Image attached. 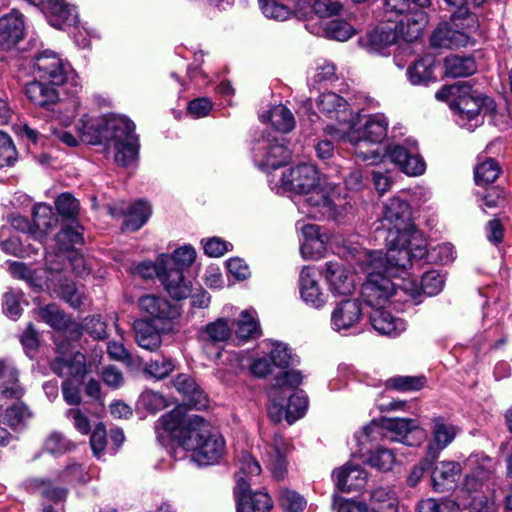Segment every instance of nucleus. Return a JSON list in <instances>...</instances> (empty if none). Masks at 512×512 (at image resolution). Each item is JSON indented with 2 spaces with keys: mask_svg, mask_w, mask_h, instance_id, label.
Masks as SVG:
<instances>
[{
  "mask_svg": "<svg viewBox=\"0 0 512 512\" xmlns=\"http://www.w3.org/2000/svg\"><path fill=\"white\" fill-rule=\"evenodd\" d=\"M358 264L366 273V280L361 286V297L372 310L387 308L397 302H406L402 295L413 301L419 295L418 283L409 273L408 268L391 263L388 252L363 251L358 257Z\"/></svg>",
  "mask_w": 512,
  "mask_h": 512,
  "instance_id": "f257e3e1",
  "label": "nucleus"
},
{
  "mask_svg": "<svg viewBox=\"0 0 512 512\" xmlns=\"http://www.w3.org/2000/svg\"><path fill=\"white\" fill-rule=\"evenodd\" d=\"M159 442L176 440L199 465L216 463L224 454L225 441L219 431L198 415H188L177 407L163 415L156 424Z\"/></svg>",
  "mask_w": 512,
  "mask_h": 512,
  "instance_id": "f03ea898",
  "label": "nucleus"
},
{
  "mask_svg": "<svg viewBox=\"0 0 512 512\" xmlns=\"http://www.w3.org/2000/svg\"><path fill=\"white\" fill-rule=\"evenodd\" d=\"M277 193H295L305 197L310 208L307 212L313 218L337 219L347 209L349 202L342 196L338 187L325 184L320 173L312 164H301L282 172L279 180L270 181Z\"/></svg>",
  "mask_w": 512,
  "mask_h": 512,
  "instance_id": "7ed1b4c3",
  "label": "nucleus"
},
{
  "mask_svg": "<svg viewBox=\"0 0 512 512\" xmlns=\"http://www.w3.org/2000/svg\"><path fill=\"white\" fill-rule=\"evenodd\" d=\"M382 225L388 229L385 241L391 263L408 268L427 255V241L413 223L405 200L393 197L384 204Z\"/></svg>",
  "mask_w": 512,
  "mask_h": 512,
  "instance_id": "20e7f679",
  "label": "nucleus"
},
{
  "mask_svg": "<svg viewBox=\"0 0 512 512\" xmlns=\"http://www.w3.org/2000/svg\"><path fill=\"white\" fill-rule=\"evenodd\" d=\"M78 135L89 144L104 143L118 166L131 167L138 159L139 142L134 123L124 116L109 118L84 115L77 123Z\"/></svg>",
  "mask_w": 512,
  "mask_h": 512,
  "instance_id": "39448f33",
  "label": "nucleus"
},
{
  "mask_svg": "<svg viewBox=\"0 0 512 512\" xmlns=\"http://www.w3.org/2000/svg\"><path fill=\"white\" fill-rule=\"evenodd\" d=\"M487 0H444L451 9L450 22L440 23L430 37L435 48L456 49L474 43L480 28L478 17L469 11V5L481 6Z\"/></svg>",
  "mask_w": 512,
  "mask_h": 512,
  "instance_id": "423d86ee",
  "label": "nucleus"
},
{
  "mask_svg": "<svg viewBox=\"0 0 512 512\" xmlns=\"http://www.w3.org/2000/svg\"><path fill=\"white\" fill-rule=\"evenodd\" d=\"M388 125L385 115L374 114L367 116L362 124L352 119L347 130L332 126H328L326 130L333 138L348 141L354 147L357 158L370 165H377L385 158L384 149L371 146L380 144L387 137Z\"/></svg>",
  "mask_w": 512,
  "mask_h": 512,
  "instance_id": "0eeeda50",
  "label": "nucleus"
},
{
  "mask_svg": "<svg viewBox=\"0 0 512 512\" xmlns=\"http://www.w3.org/2000/svg\"><path fill=\"white\" fill-rule=\"evenodd\" d=\"M397 23L386 22L367 34L365 46L370 52L382 53L387 47L399 39L413 42L420 38L429 22L425 11H415Z\"/></svg>",
  "mask_w": 512,
  "mask_h": 512,
  "instance_id": "6e6552de",
  "label": "nucleus"
},
{
  "mask_svg": "<svg viewBox=\"0 0 512 512\" xmlns=\"http://www.w3.org/2000/svg\"><path fill=\"white\" fill-rule=\"evenodd\" d=\"M260 473L259 463L249 453H243L238 459L235 474L234 495L237 512H267L273 507V501L266 492L251 493L250 485L260 476Z\"/></svg>",
  "mask_w": 512,
  "mask_h": 512,
  "instance_id": "1a4fd4ad",
  "label": "nucleus"
},
{
  "mask_svg": "<svg viewBox=\"0 0 512 512\" xmlns=\"http://www.w3.org/2000/svg\"><path fill=\"white\" fill-rule=\"evenodd\" d=\"M257 357H252V354H235L236 360L239 362L240 367H248L251 374L256 377H266L271 374L274 375V382L278 378L287 383L289 387H298L301 385L303 376L298 370H289L290 354H257Z\"/></svg>",
  "mask_w": 512,
  "mask_h": 512,
  "instance_id": "9d476101",
  "label": "nucleus"
},
{
  "mask_svg": "<svg viewBox=\"0 0 512 512\" xmlns=\"http://www.w3.org/2000/svg\"><path fill=\"white\" fill-rule=\"evenodd\" d=\"M295 388L289 387L281 378H278L276 383H272L270 386L268 416L273 422L278 423L285 419L292 424L305 414L308 399L303 391H298L286 399L288 390Z\"/></svg>",
  "mask_w": 512,
  "mask_h": 512,
  "instance_id": "9b49d317",
  "label": "nucleus"
},
{
  "mask_svg": "<svg viewBox=\"0 0 512 512\" xmlns=\"http://www.w3.org/2000/svg\"><path fill=\"white\" fill-rule=\"evenodd\" d=\"M55 373L68 379L62 384L64 400L69 405H78L81 395L78 386L73 381L80 383L87 372L85 354H61L52 364Z\"/></svg>",
  "mask_w": 512,
  "mask_h": 512,
  "instance_id": "f8f14e48",
  "label": "nucleus"
},
{
  "mask_svg": "<svg viewBox=\"0 0 512 512\" xmlns=\"http://www.w3.org/2000/svg\"><path fill=\"white\" fill-rule=\"evenodd\" d=\"M252 152L255 165L265 172L285 165L291 157L288 148L278 138L264 134L256 140Z\"/></svg>",
  "mask_w": 512,
  "mask_h": 512,
  "instance_id": "ddd939ff",
  "label": "nucleus"
},
{
  "mask_svg": "<svg viewBox=\"0 0 512 512\" xmlns=\"http://www.w3.org/2000/svg\"><path fill=\"white\" fill-rule=\"evenodd\" d=\"M34 77L46 80L54 85H64L72 68L68 61L52 50H44L31 60Z\"/></svg>",
  "mask_w": 512,
  "mask_h": 512,
  "instance_id": "4468645a",
  "label": "nucleus"
},
{
  "mask_svg": "<svg viewBox=\"0 0 512 512\" xmlns=\"http://www.w3.org/2000/svg\"><path fill=\"white\" fill-rule=\"evenodd\" d=\"M322 275L328 290L335 297L350 296L356 290V274L353 267L343 260L325 263Z\"/></svg>",
  "mask_w": 512,
  "mask_h": 512,
  "instance_id": "2eb2a0df",
  "label": "nucleus"
},
{
  "mask_svg": "<svg viewBox=\"0 0 512 512\" xmlns=\"http://www.w3.org/2000/svg\"><path fill=\"white\" fill-rule=\"evenodd\" d=\"M111 359L121 361L131 370L141 371L144 375L161 380L166 378L174 369L175 364L171 358L164 354H156L149 360H144L140 354H109Z\"/></svg>",
  "mask_w": 512,
  "mask_h": 512,
  "instance_id": "dca6fc26",
  "label": "nucleus"
},
{
  "mask_svg": "<svg viewBox=\"0 0 512 512\" xmlns=\"http://www.w3.org/2000/svg\"><path fill=\"white\" fill-rule=\"evenodd\" d=\"M79 229L78 225L66 226L57 233L55 251L46 254V265H48L49 271L56 273L62 271L65 255L76 251L77 246L83 244L82 233Z\"/></svg>",
  "mask_w": 512,
  "mask_h": 512,
  "instance_id": "f3484780",
  "label": "nucleus"
},
{
  "mask_svg": "<svg viewBox=\"0 0 512 512\" xmlns=\"http://www.w3.org/2000/svg\"><path fill=\"white\" fill-rule=\"evenodd\" d=\"M385 157L388 155L402 172L409 176H418L424 173L426 164L418 153L415 140L407 139L405 144H398L383 150Z\"/></svg>",
  "mask_w": 512,
  "mask_h": 512,
  "instance_id": "a211bd4d",
  "label": "nucleus"
},
{
  "mask_svg": "<svg viewBox=\"0 0 512 512\" xmlns=\"http://www.w3.org/2000/svg\"><path fill=\"white\" fill-rule=\"evenodd\" d=\"M496 462L489 456L477 452L472 453L464 462V467L469 470L463 483L467 492L480 490L494 475Z\"/></svg>",
  "mask_w": 512,
  "mask_h": 512,
  "instance_id": "6ab92c4d",
  "label": "nucleus"
},
{
  "mask_svg": "<svg viewBox=\"0 0 512 512\" xmlns=\"http://www.w3.org/2000/svg\"><path fill=\"white\" fill-rule=\"evenodd\" d=\"M485 108L492 109L493 101L473 91L471 86L466 83L458 100L455 101V109L459 112L462 120L475 122L473 125H467L468 129H472L474 126L478 125L479 114Z\"/></svg>",
  "mask_w": 512,
  "mask_h": 512,
  "instance_id": "aec40b11",
  "label": "nucleus"
},
{
  "mask_svg": "<svg viewBox=\"0 0 512 512\" xmlns=\"http://www.w3.org/2000/svg\"><path fill=\"white\" fill-rule=\"evenodd\" d=\"M26 25L23 14L13 10L0 17V49L9 51L25 37Z\"/></svg>",
  "mask_w": 512,
  "mask_h": 512,
  "instance_id": "412c9836",
  "label": "nucleus"
},
{
  "mask_svg": "<svg viewBox=\"0 0 512 512\" xmlns=\"http://www.w3.org/2000/svg\"><path fill=\"white\" fill-rule=\"evenodd\" d=\"M62 86L34 77L25 85V95L35 106L50 109L60 100L59 89Z\"/></svg>",
  "mask_w": 512,
  "mask_h": 512,
  "instance_id": "4be33fe9",
  "label": "nucleus"
},
{
  "mask_svg": "<svg viewBox=\"0 0 512 512\" xmlns=\"http://www.w3.org/2000/svg\"><path fill=\"white\" fill-rule=\"evenodd\" d=\"M382 427L392 434L391 440L407 445H413V442L409 440V435H414L419 442L426 437L425 431L416 419L383 418Z\"/></svg>",
  "mask_w": 512,
  "mask_h": 512,
  "instance_id": "5701e85b",
  "label": "nucleus"
},
{
  "mask_svg": "<svg viewBox=\"0 0 512 512\" xmlns=\"http://www.w3.org/2000/svg\"><path fill=\"white\" fill-rule=\"evenodd\" d=\"M361 320L362 308L356 299H347L338 303L331 314V326L338 332L356 327Z\"/></svg>",
  "mask_w": 512,
  "mask_h": 512,
  "instance_id": "b1692460",
  "label": "nucleus"
},
{
  "mask_svg": "<svg viewBox=\"0 0 512 512\" xmlns=\"http://www.w3.org/2000/svg\"><path fill=\"white\" fill-rule=\"evenodd\" d=\"M298 229L301 230L304 237L300 251L305 259H319L323 256L327 248L328 237L320 233L319 226L315 224H302L297 222Z\"/></svg>",
  "mask_w": 512,
  "mask_h": 512,
  "instance_id": "393cba45",
  "label": "nucleus"
},
{
  "mask_svg": "<svg viewBox=\"0 0 512 512\" xmlns=\"http://www.w3.org/2000/svg\"><path fill=\"white\" fill-rule=\"evenodd\" d=\"M317 106L320 112L329 119L340 124L350 123L353 119L348 102L334 92H326L319 96Z\"/></svg>",
  "mask_w": 512,
  "mask_h": 512,
  "instance_id": "a878e982",
  "label": "nucleus"
},
{
  "mask_svg": "<svg viewBox=\"0 0 512 512\" xmlns=\"http://www.w3.org/2000/svg\"><path fill=\"white\" fill-rule=\"evenodd\" d=\"M459 429L457 426L437 417L432 420V442L427 448L428 456L435 460L440 451L450 445L455 439Z\"/></svg>",
  "mask_w": 512,
  "mask_h": 512,
  "instance_id": "bb28decb",
  "label": "nucleus"
},
{
  "mask_svg": "<svg viewBox=\"0 0 512 512\" xmlns=\"http://www.w3.org/2000/svg\"><path fill=\"white\" fill-rule=\"evenodd\" d=\"M33 223L31 238L43 245L47 234L58 224V217L54 214L52 207L38 203L33 208Z\"/></svg>",
  "mask_w": 512,
  "mask_h": 512,
  "instance_id": "cd10ccee",
  "label": "nucleus"
},
{
  "mask_svg": "<svg viewBox=\"0 0 512 512\" xmlns=\"http://www.w3.org/2000/svg\"><path fill=\"white\" fill-rule=\"evenodd\" d=\"M300 295L308 305L320 308L327 300L315 273L308 267L302 269L299 278Z\"/></svg>",
  "mask_w": 512,
  "mask_h": 512,
  "instance_id": "c85d7f7f",
  "label": "nucleus"
},
{
  "mask_svg": "<svg viewBox=\"0 0 512 512\" xmlns=\"http://www.w3.org/2000/svg\"><path fill=\"white\" fill-rule=\"evenodd\" d=\"M39 316L53 329L59 332L63 330L64 334L69 333L73 340H78L82 335L78 326L70 323L67 315L54 304L41 307L39 309Z\"/></svg>",
  "mask_w": 512,
  "mask_h": 512,
  "instance_id": "c756f323",
  "label": "nucleus"
},
{
  "mask_svg": "<svg viewBox=\"0 0 512 512\" xmlns=\"http://www.w3.org/2000/svg\"><path fill=\"white\" fill-rule=\"evenodd\" d=\"M333 478L339 490L349 492L365 486L367 472L358 466L346 464L333 472Z\"/></svg>",
  "mask_w": 512,
  "mask_h": 512,
  "instance_id": "7c9ffc66",
  "label": "nucleus"
},
{
  "mask_svg": "<svg viewBox=\"0 0 512 512\" xmlns=\"http://www.w3.org/2000/svg\"><path fill=\"white\" fill-rule=\"evenodd\" d=\"M369 319L372 327L383 335L396 337L406 330V323L393 316L386 308L373 309Z\"/></svg>",
  "mask_w": 512,
  "mask_h": 512,
  "instance_id": "2f4dec72",
  "label": "nucleus"
},
{
  "mask_svg": "<svg viewBox=\"0 0 512 512\" xmlns=\"http://www.w3.org/2000/svg\"><path fill=\"white\" fill-rule=\"evenodd\" d=\"M430 5V0H385L384 17L386 22L397 23L405 16Z\"/></svg>",
  "mask_w": 512,
  "mask_h": 512,
  "instance_id": "473e14b6",
  "label": "nucleus"
},
{
  "mask_svg": "<svg viewBox=\"0 0 512 512\" xmlns=\"http://www.w3.org/2000/svg\"><path fill=\"white\" fill-rule=\"evenodd\" d=\"M43 9L52 26L62 28L64 24L76 22V8L66 0H46Z\"/></svg>",
  "mask_w": 512,
  "mask_h": 512,
  "instance_id": "72a5a7b5",
  "label": "nucleus"
},
{
  "mask_svg": "<svg viewBox=\"0 0 512 512\" xmlns=\"http://www.w3.org/2000/svg\"><path fill=\"white\" fill-rule=\"evenodd\" d=\"M235 335L231 339L234 345H241L247 341L254 339L261 334L257 315L254 310H243L235 322Z\"/></svg>",
  "mask_w": 512,
  "mask_h": 512,
  "instance_id": "f704fd0d",
  "label": "nucleus"
},
{
  "mask_svg": "<svg viewBox=\"0 0 512 512\" xmlns=\"http://www.w3.org/2000/svg\"><path fill=\"white\" fill-rule=\"evenodd\" d=\"M287 443L285 439L276 434L273 443L268 444L266 448V455L268 459L269 468L276 479H282L287 470Z\"/></svg>",
  "mask_w": 512,
  "mask_h": 512,
  "instance_id": "c9c22d12",
  "label": "nucleus"
},
{
  "mask_svg": "<svg viewBox=\"0 0 512 512\" xmlns=\"http://www.w3.org/2000/svg\"><path fill=\"white\" fill-rule=\"evenodd\" d=\"M167 293L176 300L187 298L191 293V282L185 278L183 269L168 268L161 276Z\"/></svg>",
  "mask_w": 512,
  "mask_h": 512,
  "instance_id": "e433bc0d",
  "label": "nucleus"
},
{
  "mask_svg": "<svg viewBox=\"0 0 512 512\" xmlns=\"http://www.w3.org/2000/svg\"><path fill=\"white\" fill-rule=\"evenodd\" d=\"M173 385L178 392L188 399L190 406L198 410L208 407L207 396L191 376L179 374L173 381Z\"/></svg>",
  "mask_w": 512,
  "mask_h": 512,
  "instance_id": "4c0bfd02",
  "label": "nucleus"
},
{
  "mask_svg": "<svg viewBox=\"0 0 512 512\" xmlns=\"http://www.w3.org/2000/svg\"><path fill=\"white\" fill-rule=\"evenodd\" d=\"M139 306L141 311L148 314L152 319H172L179 314L177 306L155 295L141 297Z\"/></svg>",
  "mask_w": 512,
  "mask_h": 512,
  "instance_id": "58836bf2",
  "label": "nucleus"
},
{
  "mask_svg": "<svg viewBox=\"0 0 512 512\" xmlns=\"http://www.w3.org/2000/svg\"><path fill=\"white\" fill-rule=\"evenodd\" d=\"M462 466L455 461H441L432 471L433 486L438 491L452 488L460 477Z\"/></svg>",
  "mask_w": 512,
  "mask_h": 512,
  "instance_id": "ea45409f",
  "label": "nucleus"
},
{
  "mask_svg": "<svg viewBox=\"0 0 512 512\" xmlns=\"http://www.w3.org/2000/svg\"><path fill=\"white\" fill-rule=\"evenodd\" d=\"M9 271L14 277L27 281L30 284V286L37 288V289H43L44 287H49L48 282L51 281V279L48 276H46V274L54 273V272L49 271L48 267L46 268V270H44V269L31 270L24 263L16 262V261L12 262L10 264Z\"/></svg>",
  "mask_w": 512,
  "mask_h": 512,
  "instance_id": "a19ab883",
  "label": "nucleus"
},
{
  "mask_svg": "<svg viewBox=\"0 0 512 512\" xmlns=\"http://www.w3.org/2000/svg\"><path fill=\"white\" fill-rule=\"evenodd\" d=\"M435 60L431 56H425L416 60L409 66L406 75L412 85L427 86L435 81L434 75Z\"/></svg>",
  "mask_w": 512,
  "mask_h": 512,
  "instance_id": "79ce46f5",
  "label": "nucleus"
},
{
  "mask_svg": "<svg viewBox=\"0 0 512 512\" xmlns=\"http://www.w3.org/2000/svg\"><path fill=\"white\" fill-rule=\"evenodd\" d=\"M370 507L373 512H398V499L390 487H378L371 492Z\"/></svg>",
  "mask_w": 512,
  "mask_h": 512,
  "instance_id": "37998d69",
  "label": "nucleus"
},
{
  "mask_svg": "<svg viewBox=\"0 0 512 512\" xmlns=\"http://www.w3.org/2000/svg\"><path fill=\"white\" fill-rule=\"evenodd\" d=\"M0 394L14 398H20L23 395L17 370L4 361H0Z\"/></svg>",
  "mask_w": 512,
  "mask_h": 512,
  "instance_id": "c03bdc74",
  "label": "nucleus"
},
{
  "mask_svg": "<svg viewBox=\"0 0 512 512\" xmlns=\"http://www.w3.org/2000/svg\"><path fill=\"white\" fill-rule=\"evenodd\" d=\"M262 121L268 120L271 125L281 133H288L295 127V118L292 112L284 105L273 106L265 115H261Z\"/></svg>",
  "mask_w": 512,
  "mask_h": 512,
  "instance_id": "a18cd8bd",
  "label": "nucleus"
},
{
  "mask_svg": "<svg viewBox=\"0 0 512 512\" xmlns=\"http://www.w3.org/2000/svg\"><path fill=\"white\" fill-rule=\"evenodd\" d=\"M195 259L196 251L191 245H183L175 249L171 255H160V263H162L164 267L183 270L190 267Z\"/></svg>",
  "mask_w": 512,
  "mask_h": 512,
  "instance_id": "49530a36",
  "label": "nucleus"
},
{
  "mask_svg": "<svg viewBox=\"0 0 512 512\" xmlns=\"http://www.w3.org/2000/svg\"><path fill=\"white\" fill-rule=\"evenodd\" d=\"M445 73L449 77H467L475 73L477 67L473 58L450 55L444 61Z\"/></svg>",
  "mask_w": 512,
  "mask_h": 512,
  "instance_id": "de8ad7c7",
  "label": "nucleus"
},
{
  "mask_svg": "<svg viewBox=\"0 0 512 512\" xmlns=\"http://www.w3.org/2000/svg\"><path fill=\"white\" fill-rule=\"evenodd\" d=\"M150 214V206L144 201H137L129 206L123 225L127 230L136 231L146 223Z\"/></svg>",
  "mask_w": 512,
  "mask_h": 512,
  "instance_id": "09e8293b",
  "label": "nucleus"
},
{
  "mask_svg": "<svg viewBox=\"0 0 512 512\" xmlns=\"http://www.w3.org/2000/svg\"><path fill=\"white\" fill-rule=\"evenodd\" d=\"M135 340L138 346L145 350L156 349L160 344L159 333L147 322H136L135 326Z\"/></svg>",
  "mask_w": 512,
  "mask_h": 512,
  "instance_id": "8fccbe9b",
  "label": "nucleus"
},
{
  "mask_svg": "<svg viewBox=\"0 0 512 512\" xmlns=\"http://www.w3.org/2000/svg\"><path fill=\"white\" fill-rule=\"evenodd\" d=\"M426 383L424 376H403L397 375L386 380L387 389L399 392H414L421 390Z\"/></svg>",
  "mask_w": 512,
  "mask_h": 512,
  "instance_id": "3c124183",
  "label": "nucleus"
},
{
  "mask_svg": "<svg viewBox=\"0 0 512 512\" xmlns=\"http://www.w3.org/2000/svg\"><path fill=\"white\" fill-rule=\"evenodd\" d=\"M367 462L378 470L389 471L397 463V459L393 450L379 446L369 452Z\"/></svg>",
  "mask_w": 512,
  "mask_h": 512,
  "instance_id": "603ef678",
  "label": "nucleus"
},
{
  "mask_svg": "<svg viewBox=\"0 0 512 512\" xmlns=\"http://www.w3.org/2000/svg\"><path fill=\"white\" fill-rule=\"evenodd\" d=\"M322 25L324 35L337 41H346L355 34L354 28L348 22L343 20H324Z\"/></svg>",
  "mask_w": 512,
  "mask_h": 512,
  "instance_id": "864d4df0",
  "label": "nucleus"
},
{
  "mask_svg": "<svg viewBox=\"0 0 512 512\" xmlns=\"http://www.w3.org/2000/svg\"><path fill=\"white\" fill-rule=\"evenodd\" d=\"M30 416L28 408L23 403L18 402L0 413V420L11 428H19L26 423Z\"/></svg>",
  "mask_w": 512,
  "mask_h": 512,
  "instance_id": "5fc2aeb1",
  "label": "nucleus"
},
{
  "mask_svg": "<svg viewBox=\"0 0 512 512\" xmlns=\"http://www.w3.org/2000/svg\"><path fill=\"white\" fill-rule=\"evenodd\" d=\"M501 172L496 160L489 158L479 162L474 170L475 182L477 185H486L494 182Z\"/></svg>",
  "mask_w": 512,
  "mask_h": 512,
  "instance_id": "6e6d98bb",
  "label": "nucleus"
},
{
  "mask_svg": "<svg viewBox=\"0 0 512 512\" xmlns=\"http://www.w3.org/2000/svg\"><path fill=\"white\" fill-rule=\"evenodd\" d=\"M445 285V276L439 273L436 270L428 271L423 274L421 278V287L419 289V295H421V290L428 296H435L439 294Z\"/></svg>",
  "mask_w": 512,
  "mask_h": 512,
  "instance_id": "4d7b16f0",
  "label": "nucleus"
},
{
  "mask_svg": "<svg viewBox=\"0 0 512 512\" xmlns=\"http://www.w3.org/2000/svg\"><path fill=\"white\" fill-rule=\"evenodd\" d=\"M279 504L285 512H303L307 501L296 491L283 489L279 493Z\"/></svg>",
  "mask_w": 512,
  "mask_h": 512,
  "instance_id": "13d9d810",
  "label": "nucleus"
},
{
  "mask_svg": "<svg viewBox=\"0 0 512 512\" xmlns=\"http://www.w3.org/2000/svg\"><path fill=\"white\" fill-rule=\"evenodd\" d=\"M74 444L63 434L52 432L44 442V450L48 453L59 456L74 448Z\"/></svg>",
  "mask_w": 512,
  "mask_h": 512,
  "instance_id": "bf43d9fd",
  "label": "nucleus"
},
{
  "mask_svg": "<svg viewBox=\"0 0 512 512\" xmlns=\"http://www.w3.org/2000/svg\"><path fill=\"white\" fill-rule=\"evenodd\" d=\"M57 212L65 219L74 220L79 212V202L70 193H62L55 201Z\"/></svg>",
  "mask_w": 512,
  "mask_h": 512,
  "instance_id": "052dcab7",
  "label": "nucleus"
},
{
  "mask_svg": "<svg viewBox=\"0 0 512 512\" xmlns=\"http://www.w3.org/2000/svg\"><path fill=\"white\" fill-rule=\"evenodd\" d=\"M30 487L36 493L53 501H61L65 499L67 494L65 489L53 487L51 482L42 479L32 480Z\"/></svg>",
  "mask_w": 512,
  "mask_h": 512,
  "instance_id": "680f3d73",
  "label": "nucleus"
},
{
  "mask_svg": "<svg viewBox=\"0 0 512 512\" xmlns=\"http://www.w3.org/2000/svg\"><path fill=\"white\" fill-rule=\"evenodd\" d=\"M336 78V67L332 62L320 59L316 62L315 68L310 76L313 86L326 81H332Z\"/></svg>",
  "mask_w": 512,
  "mask_h": 512,
  "instance_id": "e2e57ef3",
  "label": "nucleus"
},
{
  "mask_svg": "<svg viewBox=\"0 0 512 512\" xmlns=\"http://www.w3.org/2000/svg\"><path fill=\"white\" fill-rule=\"evenodd\" d=\"M258 2L262 13L267 18L285 21L291 15V11L285 5L275 0H258Z\"/></svg>",
  "mask_w": 512,
  "mask_h": 512,
  "instance_id": "0e129e2a",
  "label": "nucleus"
},
{
  "mask_svg": "<svg viewBox=\"0 0 512 512\" xmlns=\"http://www.w3.org/2000/svg\"><path fill=\"white\" fill-rule=\"evenodd\" d=\"M206 333L214 342H223L233 338L227 321L220 318L206 326Z\"/></svg>",
  "mask_w": 512,
  "mask_h": 512,
  "instance_id": "69168bd1",
  "label": "nucleus"
},
{
  "mask_svg": "<svg viewBox=\"0 0 512 512\" xmlns=\"http://www.w3.org/2000/svg\"><path fill=\"white\" fill-rule=\"evenodd\" d=\"M59 294L71 307L78 308L83 304L84 294L73 282L65 281L60 285Z\"/></svg>",
  "mask_w": 512,
  "mask_h": 512,
  "instance_id": "338daca9",
  "label": "nucleus"
},
{
  "mask_svg": "<svg viewBox=\"0 0 512 512\" xmlns=\"http://www.w3.org/2000/svg\"><path fill=\"white\" fill-rule=\"evenodd\" d=\"M456 509H458V505L452 500L438 501L429 498L418 504V512H452Z\"/></svg>",
  "mask_w": 512,
  "mask_h": 512,
  "instance_id": "774afa93",
  "label": "nucleus"
}]
</instances>
